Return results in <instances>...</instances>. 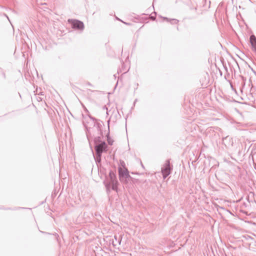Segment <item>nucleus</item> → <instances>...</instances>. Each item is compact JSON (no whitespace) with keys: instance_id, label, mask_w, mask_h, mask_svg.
Masks as SVG:
<instances>
[{"instance_id":"nucleus-16","label":"nucleus","mask_w":256,"mask_h":256,"mask_svg":"<svg viewBox=\"0 0 256 256\" xmlns=\"http://www.w3.org/2000/svg\"><path fill=\"white\" fill-rule=\"evenodd\" d=\"M2 74L4 76V77L5 78V74L4 73H2Z\"/></svg>"},{"instance_id":"nucleus-5","label":"nucleus","mask_w":256,"mask_h":256,"mask_svg":"<svg viewBox=\"0 0 256 256\" xmlns=\"http://www.w3.org/2000/svg\"><path fill=\"white\" fill-rule=\"evenodd\" d=\"M119 178L120 181H122L124 178H128L130 177L128 170L127 168L123 170L122 168H118Z\"/></svg>"},{"instance_id":"nucleus-11","label":"nucleus","mask_w":256,"mask_h":256,"mask_svg":"<svg viewBox=\"0 0 256 256\" xmlns=\"http://www.w3.org/2000/svg\"><path fill=\"white\" fill-rule=\"evenodd\" d=\"M108 142L110 145H112L113 144V140L110 139V137L108 136Z\"/></svg>"},{"instance_id":"nucleus-4","label":"nucleus","mask_w":256,"mask_h":256,"mask_svg":"<svg viewBox=\"0 0 256 256\" xmlns=\"http://www.w3.org/2000/svg\"><path fill=\"white\" fill-rule=\"evenodd\" d=\"M172 169V168L170 166V160H166L164 168H162L164 179H165L170 174Z\"/></svg>"},{"instance_id":"nucleus-12","label":"nucleus","mask_w":256,"mask_h":256,"mask_svg":"<svg viewBox=\"0 0 256 256\" xmlns=\"http://www.w3.org/2000/svg\"><path fill=\"white\" fill-rule=\"evenodd\" d=\"M253 50L256 53V43L251 44Z\"/></svg>"},{"instance_id":"nucleus-9","label":"nucleus","mask_w":256,"mask_h":256,"mask_svg":"<svg viewBox=\"0 0 256 256\" xmlns=\"http://www.w3.org/2000/svg\"><path fill=\"white\" fill-rule=\"evenodd\" d=\"M162 18L164 20H166L168 22H170L172 24H177L178 22V20L173 18V19H169L166 17H162Z\"/></svg>"},{"instance_id":"nucleus-21","label":"nucleus","mask_w":256,"mask_h":256,"mask_svg":"<svg viewBox=\"0 0 256 256\" xmlns=\"http://www.w3.org/2000/svg\"><path fill=\"white\" fill-rule=\"evenodd\" d=\"M110 120H108V124H109Z\"/></svg>"},{"instance_id":"nucleus-14","label":"nucleus","mask_w":256,"mask_h":256,"mask_svg":"<svg viewBox=\"0 0 256 256\" xmlns=\"http://www.w3.org/2000/svg\"><path fill=\"white\" fill-rule=\"evenodd\" d=\"M103 109L104 110H108V108H106V106H104V107H103Z\"/></svg>"},{"instance_id":"nucleus-17","label":"nucleus","mask_w":256,"mask_h":256,"mask_svg":"<svg viewBox=\"0 0 256 256\" xmlns=\"http://www.w3.org/2000/svg\"><path fill=\"white\" fill-rule=\"evenodd\" d=\"M5 16H6V18H8V16H6V14H5Z\"/></svg>"},{"instance_id":"nucleus-15","label":"nucleus","mask_w":256,"mask_h":256,"mask_svg":"<svg viewBox=\"0 0 256 256\" xmlns=\"http://www.w3.org/2000/svg\"><path fill=\"white\" fill-rule=\"evenodd\" d=\"M124 22V24H127V25H129V24H128V23L124 22Z\"/></svg>"},{"instance_id":"nucleus-10","label":"nucleus","mask_w":256,"mask_h":256,"mask_svg":"<svg viewBox=\"0 0 256 256\" xmlns=\"http://www.w3.org/2000/svg\"><path fill=\"white\" fill-rule=\"evenodd\" d=\"M250 42L251 44L256 43V37L254 35H252L250 38Z\"/></svg>"},{"instance_id":"nucleus-8","label":"nucleus","mask_w":256,"mask_h":256,"mask_svg":"<svg viewBox=\"0 0 256 256\" xmlns=\"http://www.w3.org/2000/svg\"><path fill=\"white\" fill-rule=\"evenodd\" d=\"M90 119L92 120L94 122H96V120L94 118L90 116ZM94 126H96L97 129H98V130H100L102 125H101V124L100 123H99L98 122H94Z\"/></svg>"},{"instance_id":"nucleus-2","label":"nucleus","mask_w":256,"mask_h":256,"mask_svg":"<svg viewBox=\"0 0 256 256\" xmlns=\"http://www.w3.org/2000/svg\"><path fill=\"white\" fill-rule=\"evenodd\" d=\"M110 182L105 184V186L107 190H108L110 186L112 190H118V181L116 178V172L112 170H110L108 174Z\"/></svg>"},{"instance_id":"nucleus-1","label":"nucleus","mask_w":256,"mask_h":256,"mask_svg":"<svg viewBox=\"0 0 256 256\" xmlns=\"http://www.w3.org/2000/svg\"><path fill=\"white\" fill-rule=\"evenodd\" d=\"M94 142L96 154H102L107 151V144L104 141L102 140L100 136L94 138Z\"/></svg>"},{"instance_id":"nucleus-13","label":"nucleus","mask_w":256,"mask_h":256,"mask_svg":"<svg viewBox=\"0 0 256 256\" xmlns=\"http://www.w3.org/2000/svg\"><path fill=\"white\" fill-rule=\"evenodd\" d=\"M20 208H20V207H18V208H6V210H18V209H20Z\"/></svg>"},{"instance_id":"nucleus-6","label":"nucleus","mask_w":256,"mask_h":256,"mask_svg":"<svg viewBox=\"0 0 256 256\" xmlns=\"http://www.w3.org/2000/svg\"><path fill=\"white\" fill-rule=\"evenodd\" d=\"M114 238L115 241H114V240H112V245L114 246H116L117 245L116 243H118L119 245H120V243H121V241H122V236L120 235V236L115 235L114 236Z\"/></svg>"},{"instance_id":"nucleus-20","label":"nucleus","mask_w":256,"mask_h":256,"mask_svg":"<svg viewBox=\"0 0 256 256\" xmlns=\"http://www.w3.org/2000/svg\"><path fill=\"white\" fill-rule=\"evenodd\" d=\"M152 20H154L155 18L152 17Z\"/></svg>"},{"instance_id":"nucleus-19","label":"nucleus","mask_w":256,"mask_h":256,"mask_svg":"<svg viewBox=\"0 0 256 256\" xmlns=\"http://www.w3.org/2000/svg\"><path fill=\"white\" fill-rule=\"evenodd\" d=\"M152 20H154L155 18L152 17Z\"/></svg>"},{"instance_id":"nucleus-18","label":"nucleus","mask_w":256,"mask_h":256,"mask_svg":"<svg viewBox=\"0 0 256 256\" xmlns=\"http://www.w3.org/2000/svg\"><path fill=\"white\" fill-rule=\"evenodd\" d=\"M224 68H225L226 70L227 71V70H227L226 67H224Z\"/></svg>"},{"instance_id":"nucleus-3","label":"nucleus","mask_w":256,"mask_h":256,"mask_svg":"<svg viewBox=\"0 0 256 256\" xmlns=\"http://www.w3.org/2000/svg\"><path fill=\"white\" fill-rule=\"evenodd\" d=\"M68 22L71 24V26L73 29L80 30H83L84 29V24L80 20L75 19H68Z\"/></svg>"},{"instance_id":"nucleus-7","label":"nucleus","mask_w":256,"mask_h":256,"mask_svg":"<svg viewBox=\"0 0 256 256\" xmlns=\"http://www.w3.org/2000/svg\"><path fill=\"white\" fill-rule=\"evenodd\" d=\"M102 155V154H96L95 155L94 154V157L95 160V162L98 166L101 163Z\"/></svg>"}]
</instances>
